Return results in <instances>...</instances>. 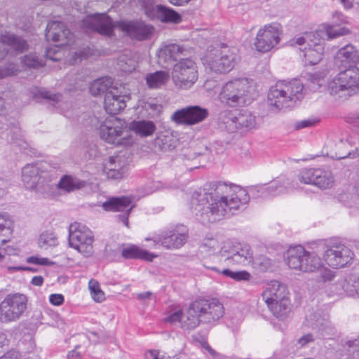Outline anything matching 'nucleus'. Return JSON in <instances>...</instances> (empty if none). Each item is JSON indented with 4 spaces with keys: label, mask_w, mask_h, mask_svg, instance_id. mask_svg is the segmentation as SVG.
Wrapping results in <instances>:
<instances>
[{
    "label": "nucleus",
    "mask_w": 359,
    "mask_h": 359,
    "mask_svg": "<svg viewBox=\"0 0 359 359\" xmlns=\"http://www.w3.org/2000/svg\"><path fill=\"white\" fill-rule=\"evenodd\" d=\"M81 27L86 32H95L101 35L110 36L114 27L127 36L138 41L148 39L154 32V27L142 21H118L115 25L106 13H95L87 15L81 21Z\"/></svg>",
    "instance_id": "nucleus-3"
},
{
    "label": "nucleus",
    "mask_w": 359,
    "mask_h": 359,
    "mask_svg": "<svg viewBox=\"0 0 359 359\" xmlns=\"http://www.w3.org/2000/svg\"><path fill=\"white\" fill-rule=\"evenodd\" d=\"M50 302L55 306H60L64 302V297L61 294H52L49 297Z\"/></svg>",
    "instance_id": "nucleus-54"
},
{
    "label": "nucleus",
    "mask_w": 359,
    "mask_h": 359,
    "mask_svg": "<svg viewBox=\"0 0 359 359\" xmlns=\"http://www.w3.org/2000/svg\"><path fill=\"white\" fill-rule=\"evenodd\" d=\"M34 316H36V318L38 320H39V319L41 320V321H40L41 324H46V325H51V326L55 325L53 322H50V321L47 320L46 318H45L44 315L42 314V313L40 311H36L34 312Z\"/></svg>",
    "instance_id": "nucleus-58"
},
{
    "label": "nucleus",
    "mask_w": 359,
    "mask_h": 359,
    "mask_svg": "<svg viewBox=\"0 0 359 359\" xmlns=\"http://www.w3.org/2000/svg\"><path fill=\"white\" fill-rule=\"evenodd\" d=\"M195 301L191 302L185 313L182 314V329L184 330H192L197 327L201 323Z\"/></svg>",
    "instance_id": "nucleus-31"
},
{
    "label": "nucleus",
    "mask_w": 359,
    "mask_h": 359,
    "mask_svg": "<svg viewBox=\"0 0 359 359\" xmlns=\"http://www.w3.org/2000/svg\"><path fill=\"white\" fill-rule=\"evenodd\" d=\"M310 32H305L302 36L294 38L290 41L292 46H300L301 51L305 58V62L310 65L318 64L323 57L324 53V43L314 37L307 38Z\"/></svg>",
    "instance_id": "nucleus-14"
},
{
    "label": "nucleus",
    "mask_w": 359,
    "mask_h": 359,
    "mask_svg": "<svg viewBox=\"0 0 359 359\" xmlns=\"http://www.w3.org/2000/svg\"><path fill=\"white\" fill-rule=\"evenodd\" d=\"M124 88L120 86L111 88L104 95V107L110 114H117L126 107L130 97L123 93Z\"/></svg>",
    "instance_id": "nucleus-24"
},
{
    "label": "nucleus",
    "mask_w": 359,
    "mask_h": 359,
    "mask_svg": "<svg viewBox=\"0 0 359 359\" xmlns=\"http://www.w3.org/2000/svg\"><path fill=\"white\" fill-rule=\"evenodd\" d=\"M195 303L202 323L215 324L224 313L223 304L217 299H198Z\"/></svg>",
    "instance_id": "nucleus-19"
},
{
    "label": "nucleus",
    "mask_w": 359,
    "mask_h": 359,
    "mask_svg": "<svg viewBox=\"0 0 359 359\" xmlns=\"http://www.w3.org/2000/svg\"><path fill=\"white\" fill-rule=\"evenodd\" d=\"M169 137L166 136L158 137L155 140L154 145L162 151L170 149L171 145L168 144Z\"/></svg>",
    "instance_id": "nucleus-50"
},
{
    "label": "nucleus",
    "mask_w": 359,
    "mask_h": 359,
    "mask_svg": "<svg viewBox=\"0 0 359 359\" xmlns=\"http://www.w3.org/2000/svg\"><path fill=\"white\" fill-rule=\"evenodd\" d=\"M27 298L20 293L9 294L0 303V321L13 322L18 320L27 309Z\"/></svg>",
    "instance_id": "nucleus-13"
},
{
    "label": "nucleus",
    "mask_w": 359,
    "mask_h": 359,
    "mask_svg": "<svg viewBox=\"0 0 359 359\" xmlns=\"http://www.w3.org/2000/svg\"><path fill=\"white\" fill-rule=\"evenodd\" d=\"M54 54H55V55L57 54L56 50H54V52H53L52 48L46 49V55L47 58H48L53 61H56V60H59L57 57H55L53 55Z\"/></svg>",
    "instance_id": "nucleus-63"
},
{
    "label": "nucleus",
    "mask_w": 359,
    "mask_h": 359,
    "mask_svg": "<svg viewBox=\"0 0 359 359\" xmlns=\"http://www.w3.org/2000/svg\"><path fill=\"white\" fill-rule=\"evenodd\" d=\"M349 29L346 27H338L334 25H322L315 32H310L308 37H316L322 41L331 40L341 36L346 35ZM310 40V38H307Z\"/></svg>",
    "instance_id": "nucleus-30"
},
{
    "label": "nucleus",
    "mask_w": 359,
    "mask_h": 359,
    "mask_svg": "<svg viewBox=\"0 0 359 359\" xmlns=\"http://www.w3.org/2000/svg\"><path fill=\"white\" fill-rule=\"evenodd\" d=\"M288 290L283 283L278 280H271L266 285L262 298L266 305L289 299Z\"/></svg>",
    "instance_id": "nucleus-28"
},
{
    "label": "nucleus",
    "mask_w": 359,
    "mask_h": 359,
    "mask_svg": "<svg viewBox=\"0 0 359 359\" xmlns=\"http://www.w3.org/2000/svg\"><path fill=\"white\" fill-rule=\"evenodd\" d=\"M86 182L79 178L69 175L62 177L58 183V187L67 192L73 191L76 189H80L84 187Z\"/></svg>",
    "instance_id": "nucleus-38"
},
{
    "label": "nucleus",
    "mask_w": 359,
    "mask_h": 359,
    "mask_svg": "<svg viewBox=\"0 0 359 359\" xmlns=\"http://www.w3.org/2000/svg\"><path fill=\"white\" fill-rule=\"evenodd\" d=\"M251 266L259 272H266L272 266V260L264 255H259L253 257L252 255Z\"/></svg>",
    "instance_id": "nucleus-41"
},
{
    "label": "nucleus",
    "mask_w": 359,
    "mask_h": 359,
    "mask_svg": "<svg viewBox=\"0 0 359 359\" xmlns=\"http://www.w3.org/2000/svg\"><path fill=\"white\" fill-rule=\"evenodd\" d=\"M130 129L141 137H148L154 133L156 125L151 121H133L130 124Z\"/></svg>",
    "instance_id": "nucleus-34"
},
{
    "label": "nucleus",
    "mask_w": 359,
    "mask_h": 359,
    "mask_svg": "<svg viewBox=\"0 0 359 359\" xmlns=\"http://www.w3.org/2000/svg\"><path fill=\"white\" fill-rule=\"evenodd\" d=\"M203 266L218 273H222L224 276L229 277L236 281H248L251 278L250 273L247 271H232L226 269V266H222V269L220 270L218 266L211 264L209 260L204 262Z\"/></svg>",
    "instance_id": "nucleus-32"
},
{
    "label": "nucleus",
    "mask_w": 359,
    "mask_h": 359,
    "mask_svg": "<svg viewBox=\"0 0 359 359\" xmlns=\"http://www.w3.org/2000/svg\"><path fill=\"white\" fill-rule=\"evenodd\" d=\"M67 359H81V355L79 352L76 350H73L70 353H69L67 355Z\"/></svg>",
    "instance_id": "nucleus-64"
},
{
    "label": "nucleus",
    "mask_w": 359,
    "mask_h": 359,
    "mask_svg": "<svg viewBox=\"0 0 359 359\" xmlns=\"http://www.w3.org/2000/svg\"><path fill=\"white\" fill-rule=\"evenodd\" d=\"M252 251L250 246L245 243H235L224 247V254L215 255L219 260L220 266H233L236 265L247 266L252 261Z\"/></svg>",
    "instance_id": "nucleus-10"
},
{
    "label": "nucleus",
    "mask_w": 359,
    "mask_h": 359,
    "mask_svg": "<svg viewBox=\"0 0 359 359\" xmlns=\"http://www.w3.org/2000/svg\"><path fill=\"white\" fill-rule=\"evenodd\" d=\"M303 89V83L298 79L280 81L268 93L269 104L278 110L290 107L302 97Z\"/></svg>",
    "instance_id": "nucleus-5"
},
{
    "label": "nucleus",
    "mask_w": 359,
    "mask_h": 359,
    "mask_svg": "<svg viewBox=\"0 0 359 359\" xmlns=\"http://www.w3.org/2000/svg\"><path fill=\"white\" fill-rule=\"evenodd\" d=\"M46 38L48 41L57 43L56 46H61L69 43L73 38V34L63 22L52 21L47 25Z\"/></svg>",
    "instance_id": "nucleus-26"
},
{
    "label": "nucleus",
    "mask_w": 359,
    "mask_h": 359,
    "mask_svg": "<svg viewBox=\"0 0 359 359\" xmlns=\"http://www.w3.org/2000/svg\"><path fill=\"white\" fill-rule=\"evenodd\" d=\"M4 100L2 97H0V133H4V132L1 131L4 129V124L2 122L5 118L1 116V114L4 112Z\"/></svg>",
    "instance_id": "nucleus-60"
},
{
    "label": "nucleus",
    "mask_w": 359,
    "mask_h": 359,
    "mask_svg": "<svg viewBox=\"0 0 359 359\" xmlns=\"http://www.w3.org/2000/svg\"><path fill=\"white\" fill-rule=\"evenodd\" d=\"M93 233L88 227L79 222L70 224L69 245L71 248L76 250L85 257H89L93 253Z\"/></svg>",
    "instance_id": "nucleus-9"
},
{
    "label": "nucleus",
    "mask_w": 359,
    "mask_h": 359,
    "mask_svg": "<svg viewBox=\"0 0 359 359\" xmlns=\"http://www.w3.org/2000/svg\"><path fill=\"white\" fill-rule=\"evenodd\" d=\"M6 135L11 136V140L15 142L18 140H21L22 137V134L21 129L17 126H13L11 128H6Z\"/></svg>",
    "instance_id": "nucleus-49"
},
{
    "label": "nucleus",
    "mask_w": 359,
    "mask_h": 359,
    "mask_svg": "<svg viewBox=\"0 0 359 359\" xmlns=\"http://www.w3.org/2000/svg\"><path fill=\"white\" fill-rule=\"evenodd\" d=\"M11 221L7 215L0 213V235L6 236L11 233Z\"/></svg>",
    "instance_id": "nucleus-48"
},
{
    "label": "nucleus",
    "mask_w": 359,
    "mask_h": 359,
    "mask_svg": "<svg viewBox=\"0 0 359 359\" xmlns=\"http://www.w3.org/2000/svg\"><path fill=\"white\" fill-rule=\"evenodd\" d=\"M314 121L312 120H304L296 123L297 129H302L307 127L312 126L314 124Z\"/></svg>",
    "instance_id": "nucleus-59"
},
{
    "label": "nucleus",
    "mask_w": 359,
    "mask_h": 359,
    "mask_svg": "<svg viewBox=\"0 0 359 359\" xmlns=\"http://www.w3.org/2000/svg\"><path fill=\"white\" fill-rule=\"evenodd\" d=\"M27 262L33 264L41 265V266H51L54 264L53 262L50 261L48 258L39 257L37 256H32L27 259Z\"/></svg>",
    "instance_id": "nucleus-51"
},
{
    "label": "nucleus",
    "mask_w": 359,
    "mask_h": 359,
    "mask_svg": "<svg viewBox=\"0 0 359 359\" xmlns=\"http://www.w3.org/2000/svg\"><path fill=\"white\" fill-rule=\"evenodd\" d=\"M312 326L318 329L320 334L323 337L334 335L337 332L336 327L331 323L327 316L318 318L312 323Z\"/></svg>",
    "instance_id": "nucleus-36"
},
{
    "label": "nucleus",
    "mask_w": 359,
    "mask_h": 359,
    "mask_svg": "<svg viewBox=\"0 0 359 359\" xmlns=\"http://www.w3.org/2000/svg\"><path fill=\"white\" fill-rule=\"evenodd\" d=\"M254 81L246 78H238L229 81L222 88L219 99L231 107L243 106L251 103L253 97L252 90Z\"/></svg>",
    "instance_id": "nucleus-6"
},
{
    "label": "nucleus",
    "mask_w": 359,
    "mask_h": 359,
    "mask_svg": "<svg viewBox=\"0 0 359 359\" xmlns=\"http://www.w3.org/2000/svg\"><path fill=\"white\" fill-rule=\"evenodd\" d=\"M208 116V111L198 105L189 106L175 111L171 118L177 124L192 126L204 121Z\"/></svg>",
    "instance_id": "nucleus-21"
},
{
    "label": "nucleus",
    "mask_w": 359,
    "mask_h": 359,
    "mask_svg": "<svg viewBox=\"0 0 359 359\" xmlns=\"http://www.w3.org/2000/svg\"><path fill=\"white\" fill-rule=\"evenodd\" d=\"M290 299H283L282 301L267 305L272 314L278 319H283L290 312Z\"/></svg>",
    "instance_id": "nucleus-39"
},
{
    "label": "nucleus",
    "mask_w": 359,
    "mask_h": 359,
    "mask_svg": "<svg viewBox=\"0 0 359 359\" xmlns=\"http://www.w3.org/2000/svg\"><path fill=\"white\" fill-rule=\"evenodd\" d=\"M112 86V80L109 77H102L95 80L90 86L89 90L92 95L97 96L107 93Z\"/></svg>",
    "instance_id": "nucleus-37"
},
{
    "label": "nucleus",
    "mask_w": 359,
    "mask_h": 359,
    "mask_svg": "<svg viewBox=\"0 0 359 359\" xmlns=\"http://www.w3.org/2000/svg\"><path fill=\"white\" fill-rule=\"evenodd\" d=\"M324 259L332 268H342L350 264L353 252L344 244L338 241H330L326 246Z\"/></svg>",
    "instance_id": "nucleus-16"
},
{
    "label": "nucleus",
    "mask_w": 359,
    "mask_h": 359,
    "mask_svg": "<svg viewBox=\"0 0 359 359\" xmlns=\"http://www.w3.org/2000/svg\"><path fill=\"white\" fill-rule=\"evenodd\" d=\"M182 311L181 310L177 311L174 312L173 313L169 315L166 318L165 320L167 322L173 323L175 322H180L182 325Z\"/></svg>",
    "instance_id": "nucleus-52"
},
{
    "label": "nucleus",
    "mask_w": 359,
    "mask_h": 359,
    "mask_svg": "<svg viewBox=\"0 0 359 359\" xmlns=\"http://www.w3.org/2000/svg\"><path fill=\"white\" fill-rule=\"evenodd\" d=\"M188 237L187 227L182 224H177L165 229L159 235L152 238H146V241L151 240L156 246L161 245L166 249L172 250L179 249L183 246Z\"/></svg>",
    "instance_id": "nucleus-11"
},
{
    "label": "nucleus",
    "mask_w": 359,
    "mask_h": 359,
    "mask_svg": "<svg viewBox=\"0 0 359 359\" xmlns=\"http://www.w3.org/2000/svg\"><path fill=\"white\" fill-rule=\"evenodd\" d=\"M89 290L93 299L97 302H101L104 300V293L100 290L97 281L90 280L88 283Z\"/></svg>",
    "instance_id": "nucleus-44"
},
{
    "label": "nucleus",
    "mask_w": 359,
    "mask_h": 359,
    "mask_svg": "<svg viewBox=\"0 0 359 359\" xmlns=\"http://www.w3.org/2000/svg\"><path fill=\"white\" fill-rule=\"evenodd\" d=\"M33 285L41 286L43 283V278L41 276H34L31 280Z\"/></svg>",
    "instance_id": "nucleus-62"
},
{
    "label": "nucleus",
    "mask_w": 359,
    "mask_h": 359,
    "mask_svg": "<svg viewBox=\"0 0 359 359\" xmlns=\"http://www.w3.org/2000/svg\"><path fill=\"white\" fill-rule=\"evenodd\" d=\"M48 165L46 162H37L26 165L22 170V180L28 189L43 187L50 181Z\"/></svg>",
    "instance_id": "nucleus-15"
},
{
    "label": "nucleus",
    "mask_w": 359,
    "mask_h": 359,
    "mask_svg": "<svg viewBox=\"0 0 359 359\" xmlns=\"http://www.w3.org/2000/svg\"><path fill=\"white\" fill-rule=\"evenodd\" d=\"M282 27L278 23H271L260 28L257 34L254 46L261 53H266L275 48L280 41Z\"/></svg>",
    "instance_id": "nucleus-17"
},
{
    "label": "nucleus",
    "mask_w": 359,
    "mask_h": 359,
    "mask_svg": "<svg viewBox=\"0 0 359 359\" xmlns=\"http://www.w3.org/2000/svg\"><path fill=\"white\" fill-rule=\"evenodd\" d=\"M348 355L353 358L359 356V339L347 341L344 345Z\"/></svg>",
    "instance_id": "nucleus-47"
},
{
    "label": "nucleus",
    "mask_w": 359,
    "mask_h": 359,
    "mask_svg": "<svg viewBox=\"0 0 359 359\" xmlns=\"http://www.w3.org/2000/svg\"><path fill=\"white\" fill-rule=\"evenodd\" d=\"M145 14L150 18H156L163 22L180 23L181 15L172 8L161 4L145 5Z\"/></svg>",
    "instance_id": "nucleus-27"
},
{
    "label": "nucleus",
    "mask_w": 359,
    "mask_h": 359,
    "mask_svg": "<svg viewBox=\"0 0 359 359\" xmlns=\"http://www.w3.org/2000/svg\"><path fill=\"white\" fill-rule=\"evenodd\" d=\"M35 95L53 102V106H55V104L61 101L62 99L61 94H54L42 88L37 89Z\"/></svg>",
    "instance_id": "nucleus-45"
},
{
    "label": "nucleus",
    "mask_w": 359,
    "mask_h": 359,
    "mask_svg": "<svg viewBox=\"0 0 359 359\" xmlns=\"http://www.w3.org/2000/svg\"><path fill=\"white\" fill-rule=\"evenodd\" d=\"M348 283H351L353 287V290H354L356 293H359V276H351L349 278Z\"/></svg>",
    "instance_id": "nucleus-57"
},
{
    "label": "nucleus",
    "mask_w": 359,
    "mask_h": 359,
    "mask_svg": "<svg viewBox=\"0 0 359 359\" xmlns=\"http://www.w3.org/2000/svg\"><path fill=\"white\" fill-rule=\"evenodd\" d=\"M187 50L183 46L177 43H163L157 51L158 64L165 69L173 67L178 60L183 59L186 56Z\"/></svg>",
    "instance_id": "nucleus-22"
},
{
    "label": "nucleus",
    "mask_w": 359,
    "mask_h": 359,
    "mask_svg": "<svg viewBox=\"0 0 359 359\" xmlns=\"http://www.w3.org/2000/svg\"><path fill=\"white\" fill-rule=\"evenodd\" d=\"M0 359H19V353L17 351H10L1 356Z\"/></svg>",
    "instance_id": "nucleus-61"
},
{
    "label": "nucleus",
    "mask_w": 359,
    "mask_h": 359,
    "mask_svg": "<svg viewBox=\"0 0 359 359\" xmlns=\"http://www.w3.org/2000/svg\"><path fill=\"white\" fill-rule=\"evenodd\" d=\"M100 136L108 144L116 146H128L133 139L127 130L126 121L117 117L106 118L99 128Z\"/></svg>",
    "instance_id": "nucleus-7"
},
{
    "label": "nucleus",
    "mask_w": 359,
    "mask_h": 359,
    "mask_svg": "<svg viewBox=\"0 0 359 359\" xmlns=\"http://www.w3.org/2000/svg\"><path fill=\"white\" fill-rule=\"evenodd\" d=\"M301 183L311 184L320 189H328L334 184V177L330 170L309 168L301 170L297 175Z\"/></svg>",
    "instance_id": "nucleus-18"
},
{
    "label": "nucleus",
    "mask_w": 359,
    "mask_h": 359,
    "mask_svg": "<svg viewBox=\"0 0 359 359\" xmlns=\"http://www.w3.org/2000/svg\"><path fill=\"white\" fill-rule=\"evenodd\" d=\"M8 48L15 51L22 52L27 48V43L20 36L11 33H6L0 36V60L8 53Z\"/></svg>",
    "instance_id": "nucleus-29"
},
{
    "label": "nucleus",
    "mask_w": 359,
    "mask_h": 359,
    "mask_svg": "<svg viewBox=\"0 0 359 359\" xmlns=\"http://www.w3.org/2000/svg\"><path fill=\"white\" fill-rule=\"evenodd\" d=\"M215 243H216L215 241L211 240V241H209L208 243H204L200 247V251L202 254H207L211 257L210 259H204L203 264H204V262L205 260H209L210 263L211 264H213L215 266L219 265V260L215 259L214 256L223 255L224 254V248H222V250H221V252L219 253H217V250H218V248H215Z\"/></svg>",
    "instance_id": "nucleus-40"
},
{
    "label": "nucleus",
    "mask_w": 359,
    "mask_h": 359,
    "mask_svg": "<svg viewBox=\"0 0 359 359\" xmlns=\"http://www.w3.org/2000/svg\"><path fill=\"white\" fill-rule=\"evenodd\" d=\"M131 203L132 200L128 196L112 197L104 202L102 206L106 211L121 212L117 217L128 227V216L133 209Z\"/></svg>",
    "instance_id": "nucleus-25"
},
{
    "label": "nucleus",
    "mask_w": 359,
    "mask_h": 359,
    "mask_svg": "<svg viewBox=\"0 0 359 359\" xmlns=\"http://www.w3.org/2000/svg\"><path fill=\"white\" fill-rule=\"evenodd\" d=\"M314 341V338L311 334H306L302 336L298 340V344L301 347H304L306 346L309 343L313 342Z\"/></svg>",
    "instance_id": "nucleus-56"
},
{
    "label": "nucleus",
    "mask_w": 359,
    "mask_h": 359,
    "mask_svg": "<svg viewBox=\"0 0 359 359\" xmlns=\"http://www.w3.org/2000/svg\"><path fill=\"white\" fill-rule=\"evenodd\" d=\"M337 60L341 66L349 67L341 71L328 83L327 90L335 100H346L359 92V68L353 67L359 62V52L348 44L337 53Z\"/></svg>",
    "instance_id": "nucleus-2"
},
{
    "label": "nucleus",
    "mask_w": 359,
    "mask_h": 359,
    "mask_svg": "<svg viewBox=\"0 0 359 359\" xmlns=\"http://www.w3.org/2000/svg\"><path fill=\"white\" fill-rule=\"evenodd\" d=\"M147 359H182V356L180 355V357H173L170 358L169 356H162L161 358L159 357V353L156 351H151L149 353L147 354Z\"/></svg>",
    "instance_id": "nucleus-55"
},
{
    "label": "nucleus",
    "mask_w": 359,
    "mask_h": 359,
    "mask_svg": "<svg viewBox=\"0 0 359 359\" xmlns=\"http://www.w3.org/2000/svg\"><path fill=\"white\" fill-rule=\"evenodd\" d=\"M286 261L290 269L303 272L322 271L321 278L324 282L334 278L332 271L324 267L321 258L315 252H309L302 245L290 248L287 252Z\"/></svg>",
    "instance_id": "nucleus-4"
},
{
    "label": "nucleus",
    "mask_w": 359,
    "mask_h": 359,
    "mask_svg": "<svg viewBox=\"0 0 359 359\" xmlns=\"http://www.w3.org/2000/svg\"><path fill=\"white\" fill-rule=\"evenodd\" d=\"M225 128L229 133L245 132L255 128L256 118L248 110H241L237 115L226 118Z\"/></svg>",
    "instance_id": "nucleus-23"
},
{
    "label": "nucleus",
    "mask_w": 359,
    "mask_h": 359,
    "mask_svg": "<svg viewBox=\"0 0 359 359\" xmlns=\"http://www.w3.org/2000/svg\"><path fill=\"white\" fill-rule=\"evenodd\" d=\"M237 55L234 50L226 47L222 49H214L203 58L206 69L217 74L229 72L235 66Z\"/></svg>",
    "instance_id": "nucleus-8"
},
{
    "label": "nucleus",
    "mask_w": 359,
    "mask_h": 359,
    "mask_svg": "<svg viewBox=\"0 0 359 359\" xmlns=\"http://www.w3.org/2000/svg\"><path fill=\"white\" fill-rule=\"evenodd\" d=\"M18 71L17 65L12 62H9L4 66H0V79L13 76L17 74Z\"/></svg>",
    "instance_id": "nucleus-46"
},
{
    "label": "nucleus",
    "mask_w": 359,
    "mask_h": 359,
    "mask_svg": "<svg viewBox=\"0 0 359 359\" xmlns=\"http://www.w3.org/2000/svg\"><path fill=\"white\" fill-rule=\"evenodd\" d=\"M297 183L285 177L273 180L268 187L261 185L246 191L242 187L225 182L207 184L203 189L194 191L191 199V210L201 222L212 223L224 216L233 215L234 210L244 208L250 201L249 194L260 193V196H276L297 189Z\"/></svg>",
    "instance_id": "nucleus-1"
},
{
    "label": "nucleus",
    "mask_w": 359,
    "mask_h": 359,
    "mask_svg": "<svg viewBox=\"0 0 359 359\" xmlns=\"http://www.w3.org/2000/svg\"><path fill=\"white\" fill-rule=\"evenodd\" d=\"M169 73L166 71H156L146 76V83L149 88H160L168 81Z\"/></svg>",
    "instance_id": "nucleus-35"
},
{
    "label": "nucleus",
    "mask_w": 359,
    "mask_h": 359,
    "mask_svg": "<svg viewBox=\"0 0 359 359\" xmlns=\"http://www.w3.org/2000/svg\"><path fill=\"white\" fill-rule=\"evenodd\" d=\"M172 70L174 84L180 89L191 88L198 80L196 65L190 58L181 59L173 65Z\"/></svg>",
    "instance_id": "nucleus-12"
},
{
    "label": "nucleus",
    "mask_w": 359,
    "mask_h": 359,
    "mask_svg": "<svg viewBox=\"0 0 359 359\" xmlns=\"http://www.w3.org/2000/svg\"><path fill=\"white\" fill-rule=\"evenodd\" d=\"M121 255L126 259H141L148 262L152 261L156 257V255L135 245H130L124 248L122 250Z\"/></svg>",
    "instance_id": "nucleus-33"
},
{
    "label": "nucleus",
    "mask_w": 359,
    "mask_h": 359,
    "mask_svg": "<svg viewBox=\"0 0 359 359\" xmlns=\"http://www.w3.org/2000/svg\"><path fill=\"white\" fill-rule=\"evenodd\" d=\"M322 81L323 79L317 76H312L309 83L310 89L313 91L319 90L322 86Z\"/></svg>",
    "instance_id": "nucleus-53"
},
{
    "label": "nucleus",
    "mask_w": 359,
    "mask_h": 359,
    "mask_svg": "<svg viewBox=\"0 0 359 359\" xmlns=\"http://www.w3.org/2000/svg\"><path fill=\"white\" fill-rule=\"evenodd\" d=\"M39 245L41 248L54 247L57 245V239L51 232H43L39 238Z\"/></svg>",
    "instance_id": "nucleus-43"
},
{
    "label": "nucleus",
    "mask_w": 359,
    "mask_h": 359,
    "mask_svg": "<svg viewBox=\"0 0 359 359\" xmlns=\"http://www.w3.org/2000/svg\"><path fill=\"white\" fill-rule=\"evenodd\" d=\"M129 156L126 151L109 156L104 162L103 172L109 179L121 180L128 172Z\"/></svg>",
    "instance_id": "nucleus-20"
},
{
    "label": "nucleus",
    "mask_w": 359,
    "mask_h": 359,
    "mask_svg": "<svg viewBox=\"0 0 359 359\" xmlns=\"http://www.w3.org/2000/svg\"><path fill=\"white\" fill-rule=\"evenodd\" d=\"M22 62L29 68H39L45 65L44 59L39 57L36 54H29L22 58Z\"/></svg>",
    "instance_id": "nucleus-42"
}]
</instances>
